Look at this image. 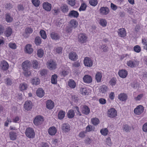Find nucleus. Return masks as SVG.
Listing matches in <instances>:
<instances>
[{"mask_svg":"<svg viewBox=\"0 0 147 147\" xmlns=\"http://www.w3.org/2000/svg\"><path fill=\"white\" fill-rule=\"evenodd\" d=\"M134 49L135 52L139 53L141 51V48L139 46L136 45L134 46Z\"/></svg>","mask_w":147,"mask_h":147,"instance_id":"obj_60","label":"nucleus"},{"mask_svg":"<svg viewBox=\"0 0 147 147\" xmlns=\"http://www.w3.org/2000/svg\"><path fill=\"white\" fill-rule=\"evenodd\" d=\"M67 115L69 118L71 119L73 118L75 115V112L72 109L69 111L67 113Z\"/></svg>","mask_w":147,"mask_h":147,"instance_id":"obj_37","label":"nucleus"},{"mask_svg":"<svg viewBox=\"0 0 147 147\" xmlns=\"http://www.w3.org/2000/svg\"><path fill=\"white\" fill-rule=\"evenodd\" d=\"M122 129L123 131L127 132H129L131 130V127L127 124H124L122 126Z\"/></svg>","mask_w":147,"mask_h":147,"instance_id":"obj_32","label":"nucleus"},{"mask_svg":"<svg viewBox=\"0 0 147 147\" xmlns=\"http://www.w3.org/2000/svg\"><path fill=\"white\" fill-rule=\"evenodd\" d=\"M89 3L91 5L95 6L98 4V1L97 0H89Z\"/></svg>","mask_w":147,"mask_h":147,"instance_id":"obj_57","label":"nucleus"},{"mask_svg":"<svg viewBox=\"0 0 147 147\" xmlns=\"http://www.w3.org/2000/svg\"><path fill=\"white\" fill-rule=\"evenodd\" d=\"M42 7L45 10L49 11L51 9L52 5L51 4L48 2H45L42 4Z\"/></svg>","mask_w":147,"mask_h":147,"instance_id":"obj_10","label":"nucleus"},{"mask_svg":"<svg viewBox=\"0 0 147 147\" xmlns=\"http://www.w3.org/2000/svg\"><path fill=\"white\" fill-rule=\"evenodd\" d=\"M79 16V13L76 11L73 10L71 11L69 13L68 16L70 18H77Z\"/></svg>","mask_w":147,"mask_h":147,"instance_id":"obj_16","label":"nucleus"},{"mask_svg":"<svg viewBox=\"0 0 147 147\" xmlns=\"http://www.w3.org/2000/svg\"><path fill=\"white\" fill-rule=\"evenodd\" d=\"M0 67L2 70H6L8 68L9 65L5 61L3 60L1 62Z\"/></svg>","mask_w":147,"mask_h":147,"instance_id":"obj_15","label":"nucleus"},{"mask_svg":"<svg viewBox=\"0 0 147 147\" xmlns=\"http://www.w3.org/2000/svg\"><path fill=\"white\" fill-rule=\"evenodd\" d=\"M110 84L112 86H115L116 83V80L115 78H112L109 82Z\"/></svg>","mask_w":147,"mask_h":147,"instance_id":"obj_58","label":"nucleus"},{"mask_svg":"<svg viewBox=\"0 0 147 147\" xmlns=\"http://www.w3.org/2000/svg\"><path fill=\"white\" fill-rule=\"evenodd\" d=\"M142 129L144 131L146 132H147V122L143 125Z\"/></svg>","mask_w":147,"mask_h":147,"instance_id":"obj_64","label":"nucleus"},{"mask_svg":"<svg viewBox=\"0 0 147 147\" xmlns=\"http://www.w3.org/2000/svg\"><path fill=\"white\" fill-rule=\"evenodd\" d=\"M69 58L73 61H75L78 58L77 54L75 52H71L69 55Z\"/></svg>","mask_w":147,"mask_h":147,"instance_id":"obj_18","label":"nucleus"},{"mask_svg":"<svg viewBox=\"0 0 147 147\" xmlns=\"http://www.w3.org/2000/svg\"><path fill=\"white\" fill-rule=\"evenodd\" d=\"M25 134L27 137L30 138H33L35 136V133L34 130L30 127L26 129Z\"/></svg>","mask_w":147,"mask_h":147,"instance_id":"obj_4","label":"nucleus"},{"mask_svg":"<svg viewBox=\"0 0 147 147\" xmlns=\"http://www.w3.org/2000/svg\"><path fill=\"white\" fill-rule=\"evenodd\" d=\"M119 99L122 101H125L127 99V96L124 93H121L119 95Z\"/></svg>","mask_w":147,"mask_h":147,"instance_id":"obj_35","label":"nucleus"},{"mask_svg":"<svg viewBox=\"0 0 147 147\" xmlns=\"http://www.w3.org/2000/svg\"><path fill=\"white\" fill-rule=\"evenodd\" d=\"M84 63L86 66L91 67L93 65V61L90 58L86 57L84 60Z\"/></svg>","mask_w":147,"mask_h":147,"instance_id":"obj_6","label":"nucleus"},{"mask_svg":"<svg viewBox=\"0 0 147 147\" xmlns=\"http://www.w3.org/2000/svg\"><path fill=\"white\" fill-rule=\"evenodd\" d=\"M20 119L18 116L14 118L12 120V122L15 123H19L20 122Z\"/></svg>","mask_w":147,"mask_h":147,"instance_id":"obj_62","label":"nucleus"},{"mask_svg":"<svg viewBox=\"0 0 147 147\" xmlns=\"http://www.w3.org/2000/svg\"><path fill=\"white\" fill-rule=\"evenodd\" d=\"M5 82L7 86H10L13 83V80L11 78H7L5 79Z\"/></svg>","mask_w":147,"mask_h":147,"instance_id":"obj_46","label":"nucleus"},{"mask_svg":"<svg viewBox=\"0 0 147 147\" xmlns=\"http://www.w3.org/2000/svg\"><path fill=\"white\" fill-rule=\"evenodd\" d=\"M9 46L10 48L15 49L16 48V46L15 43H10L9 44Z\"/></svg>","mask_w":147,"mask_h":147,"instance_id":"obj_63","label":"nucleus"},{"mask_svg":"<svg viewBox=\"0 0 147 147\" xmlns=\"http://www.w3.org/2000/svg\"><path fill=\"white\" fill-rule=\"evenodd\" d=\"M80 93L83 95H85L88 94L87 89L86 88L81 87L80 89Z\"/></svg>","mask_w":147,"mask_h":147,"instance_id":"obj_44","label":"nucleus"},{"mask_svg":"<svg viewBox=\"0 0 147 147\" xmlns=\"http://www.w3.org/2000/svg\"><path fill=\"white\" fill-rule=\"evenodd\" d=\"M91 121L92 124L94 125H96L100 123L99 119L96 118H92L91 119Z\"/></svg>","mask_w":147,"mask_h":147,"instance_id":"obj_43","label":"nucleus"},{"mask_svg":"<svg viewBox=\"0 0 147 147\" xmlns=\"http://www.w3.org/2000/svg\"><path fill=\"white\" fill-rule=\"evenodd\" d=\"M86 133V131H82L79 133L78 136L81 138H84L85 137Z\"/></svg>","mask_w":147,"mask_h":147,"instance_id":"obj_55","label":"nucleus"},{"mask_svg":"<svg viewBox=\"0 0 147 147\" xmlns=\"http://www.w3.org/2000/svg\"><path fill=\"white\" fill-rule=\"evenodd\" d=\"M12 33V29L10 27L7 28L4 31V34L7 37L10 36Z\"/></svg>","mask_w":147,"mask_h":147,"instance_id":"obj_23","label":"nucleus"},{"mask_svg":"<svg viewBox=\"0 0 147 147\" xmlns=\"http://www.w3.org/2000/svg\"><path fill=\"white\" fill-rule=\"evenodd\" d=\"M51 38L53 40H58L60 38L59 34L55 32H51L50 34Z\"/></svg>","mask_w":147,"mask_h":147,"instance_id":"obj_19","label":"nucleus"},{"mask_svg":"<svg viewBox=\"0 0 147 147\" xmlns=\"http://www.w3.org/2000/svg\"><path fill=\"white\" fill-rule=\"evenodd\" d=\"M40 34L42 38L43 39H45L47 38V35L46 32L45 30H40Z\"/></svg>","mask_w":147,"mask_h":147,"instance_id":"obj_54","label":"nucleus"},{"mask_svg":"<svg viewBox=\"0 0 147 147\" xmlns=\"http://www.w3.org/2000/svg\"><path fill=\"white\" fill-rule=\"evenodd\" d=\"M100 24L103 27H105L107 26V22L105 19H101L100 20Z\"/></svg>","mask_w":147,"mask_h":147,"instance_id":"obj_51","label":"nucleus"},{"mask_svg":"<svg viewBox=\"0 0 147 147\" xmlns=\"http://www.w3.org/2000/svg\"><path fill=\"white\" fill-rule=\"evenodd\" d=\"M61 9L62 12L65 13L68 11L69 9L68 6L66 4H64L61 7Z\"/></svg>","mask_w":147,"mask_h":147,"instance_id":"obj_48","label":"nucleus"},{"mask_svg":"<svg viewBox=\"0 0 147 147\" xmlns=\"http://www.w3.org/2000/svg\"><path fill=\"white\" fill-rule=\"evenodd\" d=\"M25 51L29 54H31L33 52V49L32 47V45L28 44L26 45L25 47Z\"/></svg>","mask_w":147,"mask_h":147,"instance_id":"obj_24","label":"nucleus"},{"mask_svg":"<svg viewBox=\"0 0 147 147\" xmlns=\"http://www.w3.org/2000/svg\"><path fill=\"white\" fill-rule=\"evenodd\" d=\"M70 127L67 123H64L61 127V129L63 131L65 132H68L70 130Z\"/></svg>","mask_w":147,"mask_h":147,"instance_id":"obj_21","label":"nucleus"},{"mask_svg":"<svg viewBox=\"0 0 147 147\" xmlns=\"http://www.w3.org/2000/svg\"><path fill=\"white\" fill-rule=\"evenodd\" d=\"M81 109L82 113L85 115H88L90 113V109L86 105H83L82 106Z\"/></svg>","mask_w":147,"mask_h":147,"instance_id":"obj_7","label":"nucleus"},{"mask_svg":"<svg viewBox=\"0 0 147 147\" xmlns=\"http://www.w3.org/2000/svg\"><path fill=\"white\" fill-rule=\"evenodd\" d=\"M57 76L55 74L52 75L51 77V82L52 84H56L57 82Z\"/></svg>","mask_w":147,"mask_h":147,"instance_id":"obj_45","label":"nucleus"},{"mask_svg":"<svg viewBox=\"0 0 147 147\" xmlns=\"http://www.w3.org/2000/svg\"><path fill=\"white\" fill-rule=\"evenodd\" d=\"M44 121V118L42 116L38 115L36 116L33 121V123L36 125H41Z\"/></svg>","mask_w":147,"mask_h":147,"instance_id":"obj_3","label":"nucleus"},{"mask_svg":"<svg viewBox=\"0 0 147 147\" xmlns=\"http://www.w3.org/2000/svg\"><path fill=\"white\" fill-rule=\"evenodd\" d=\"M118 35L121 37H124L126 35V32L125 28H122L118 29Z\"/></svg>","mask_w":147,"mask_h":147,"instance_id":"obj_14","label":"nucleus"},{"mask_svg":"<svg viewBox=\"0 0 147 147\" xmlns=\"http://www.w3.org/2000/svg\"><path fill=\"white\" fill-rule=\"evenodd\" d=\"M144 110V107L142 105H139L135 109L134 112L135 114L139 115L143 112Z\"/></svg>","mask_w":147,"mask_h":147,"instance_id":"obj_8","label":"nucleus"},{"mask_svg":"<svg viewBox=\"0 0 147 147\" xmlns=\"http://www.w3.org/2000/svg\"><path fill=\"white\" fill-rule=\"evenodd\" d=\"M32 67L34 69H37L39 66V63L37 61L33 60L32 62Z\"/></svg>","mask_w":147,"mask_h":147,"instance_id":"obj_42","label":"nucleus"},{"mask_svg":"<svg viewBox=\"0 0 147 147\" xmlns=\"http://www.w3.org/2000/svg\"><path fill=\"white\" fill-rule=\"evenodd\" d=\"M68 83L69 86L71 88H74L76 87V83L73 80H69L68 82Z\"/></svg>","mask_w":147,"mask_h":147,"instance_id":"obj_28","label":"nucleus"},{"mask_svg":"<svg viewBox=\"0 0 147 147\" xmlns=\"http://www.w3.org/2000/svg\"><path fill=\"white\" fill-rule=\"evenodd\" d=\"M108 115L109 117L111 118L115 117L117 115V112L114 108L110 109L108 112Z\"/></svg>","mask_w":147,"mask_h":147,"instance_id":"obj_9","label":"nucleus"},{"mask_svg":"<svg viewBox=\"0 0 147 147\" xmlns=\"http://www.w3.org/2000/svg\"><path fill=\"white\" fill-rule=\"evenodd\" d=\"M65 112L62 110H60L58 113V118L60 120H62L64 117Z\"/></svg>","mask_w":147,"mask_h":147,"instance_id":"obj_34","label":"nucleus"},{"mask_svg":"<svg viewBox=\"0 0 147 147\" xmlns=\"http://www.w3.org/2000/svg\"><path fill=\"white\" fill-rule=\"evenodd\" d=\"M46 107L49 109H53L54 106V102L51 100H48L46 102Z\"/></svg>","mask_w":147,"mask_h":147,"instance_id":"obj_20","label":"nucleus"},{"mask_svg":"<svg viewBox=\"0 0 147 147\" xmlns=\"http://www.w3.org/2000/svg\"><path fill=\"white\" fill-rule=\"evenodd\" d=\"M5 19L6 21L7 22H11L13 20L12 17L11 16L10 14L9 13L6 14Z\"/></svg>","mask_w":147,"mask_h":147,"instance_id":"obj_47","label":"nucleus"},{"mask_svg":"<svg viewBox=\"0 0 147 147\" xmlns=\"http://www.w3.org/2000/svg\"><path fill=\"white\" fill-rule=\"evenodd\" d=\"M31 64L30 62L28 60H26L23 62L22 64V67L24 71L23 74L26 77L30 76L31 73L28 70V69L31 66Z\"/></svg>","mask_w":147,"mask_h":147,"instance_id":"obj_1","label":"nucleus"},{"mask_svg":"<svg viewBox=\"0 0 147 147\" xmlns=\"http://www.w3.org/2000/svg\"><path fill=\"white\" fill-rule=\"evenodd\" d=\"M31 82L33 85H37L40 84V80L38 77H35L32 79Z\"/></svg>","mask_w":147,"mask_h":147,"instance_id":"obj_29","label":"nucleus"},{"mask_svg":"<svg viewBox=\"0 0 147 147\" xmlns=\"http://www.w3.org/2000/svg\"><path fill=\"white\" fill-rule=\"evenodd\" d=\"M100 132L103 135L106 136L108 134V131L107 128H105L101 129Z\"/></svg>","mask_w":147,"mask_h":147,"instance_id":"obj_56","label":"nucleus"},{"mask_svg":"<svg viewBox=\"0 0 147 147\" xmlns=\"http://www.w3.org/2000/svg\"><path fill=\"white\" fill-rule=\"evenodd\" d=\"M56 64L55 62L52 60L50 61L48 63L47 67L51 70L54 69L56 67Z\"/></svg>","mask_w":147,"mask_h":147,"instance_id":"obj_13","label":"nucleus"},{"mask_svg":"<svg viewBox=\"0 0 147 147\" xmlns=\"http://www.w3.org/2000/svg\"><path fill=\"white\" fill-rule=\"evenodd\" d=\"M73 109H75L76 113L77 114L79 115L80 116L82 115V114L80 111L79 108L78 107H73Z\"/></svg>","mask_w":147,"mask_h":147,"instance_id":"obj_59","label":"nucleus"},{"mask_svg":"<svg viewBox=\"0 0 147 147\" xmlns=\"http://www.w3.org/2000/svg\"><path fill=\"white\" fill-rule=\"evenodd\" d=\"M28 86L27 83L24 82L20 84L19 86V89L20 90L23 91L26 90Z\"/></svg>","mask_w":147,"mask_h":147,"instance_id":"obj_26","label":"nucleus"},{"mask_svg":"<svg viewBox=\"0 0 147 147\" xmlns=\"http://www.w3.org/2000/svg\"><path fill=\"white\" fill-rule=\"evenodd\" d=\"M83 80L85 83H90L92 82V78L91 76L88 75H85L83 77Z\"/></svg>","mask_w":147,"mask_h":147,"instance_id":"obj_27","label":"nucleus"},{"mask_svg":"<svg viewBox=\"0 0 147 147\" xmlns=\"http://www.w3.org/2000/svg\"><path fill=\"white\" fill-rule=\"evenodd\" d=\"M32 2L33 5L36 7H38L40 3V1L39 0H32Z\"/></svg>","mask_w":147,"mask_h":147,"instance_id":"obj_53","label":"nucleus"},{"mask_svg":"<svg viewBox=\"0 0 147 147\" xmlns=\"http://www.w3.org/2000/svg\"><path fill=\"white\" fill-rule=\"evenodd\" d=\"M78 25V23L75 20H71L70 22L69 26L74 28L76 27Z\"/></svg>","mask_w":147,"mask_h":147,"instance_id":"obj_36","label":"nucleus"},{"mask_svg":"<svg viewBox=\"0 0 147 147\" xmlns=\"http://www.w3.org/2000/svg\"><path fill=\"white\" fill-rule=\"evenodd\" d=\"M118 74L120 77L124 78L127 77V71L125 69L120 70L118 72Z\"/></svg>","mask_w":147,"mask_h":147,"instance_id":"obj_17","label":"nucleus"},{"mask_svg":"<svg viewBox=\"0 0 147 147\" xmlns=\"http://www.w3.org/2000/svg\"><path fill=\"white\" fill-rule=\"evenodd\" d=\"M44 51L41 49H39L37 51V54L38 57L40 58L42 57L44 55Z\"/></svg>","mask_w":147,"mask_h":147,"instance_id":"obj_49","label":"nucleus"},{"mask_svg":"<svg viewBox=\"0 0 147 147\" xmlns=\"http://www.w3.org/2000/svg\"><path fill=\"white\" fill-rule=\"evenodd\" d=\"M35 43L36 45H38L41 43V38L38 36H36L35 39Z\"/></svg>","mask_w":147,"mask_h":147,"instance_id":"obj_50","label":"nucleus"},{"mask_svg":"<svg viewBox=\"0 0 147 147\" xmlns=\"http://www.w3.org/2000/svg\"><path fill=\"white\" fill-rule=\"evenodd\" d=\"M100 12L102 15H107L109 12V10L107 7H101L100 9Z\"/></svg>","mask_w":147,"mask_h":147,"instance_id":"obj_11","label":"nucleus"},{"mask_svg":"<svg viewBox=\"0 0 147 147\" xmlns=\"http://www.w3.org/2000/svg\"><path fill=\"white\" fill-rule=\"evenodd\" d=\"M57 132L56 128L54 127H50L48 130V133L51 135H54Z\"/></svg>","mask_w":147,"mask_h":147,"instance_id":"obj_30","label":"nucleus"},{"mask_svg":"<svg viewBox=\"0 0 147 147\" xmlns=\"http://www.w3.org/2000/svg\"><path fill=\"white\" fill-rule=\"evenodd\" d=\"M87 37L85 34L81 33L79 34L78 36V40L79 42L81 44L84 43L86 42Z\"/></svg>","mask_w":147,"mask_h":147,"instance_id":"obj_5","label":"nucleus"},{"mask_svg":"<svg viewBox=\"0 0 147 147\" xmlns=\"http://www.w3.org/2000/svg\"><path fill=\"white\" fill-rule=\"evenodd\" d=\"M102 77L101 73L98 72L96 75V79L98 82H100Z\"/></svg>","mask_w":147,"mask_h":147,"instance_id":"obj_39","label":"nucleus"},{"mask_svg":"<svg viewBox=\"0 0 147 147\" xmlns=\"http://www.w3.org/2000/svg\"><path fill=\"white\" fill-rule=\"evenodd\" d=\"M95 127L91 125H88L86 128L85 131L87 132L93 131L94 130Z\"/></svg>","mask_w":147,"mask_h":147,"instance_id":"obj_41","label":"nucleus"},{"mask_svg":"<svg viewBox=\"0 0 147 147\" xmlns=\"http://www.w3.org/2000/svg\"><path fill=\"white\" fill-rule=\"evenodd\" d=\"M39 74L40 75L43 77H46L48 74V71L46 69H42L39 71Z\"/></svg>","mask_w":147,"mask_h":147,"instance_id":"obj_38","label":"nucleus"},{"mask_svg":"<svg viewBox=\"0 0 147 147\" xmlns=\"http://www.w3.org/2000/svg\"><path fill=\"white\" fill-rule=\"evenodd\" d=\"M87 7V5L85 3H83L79 8V10L80 11H85Z\"/></svg>","mask_w":147,"mask_h":147,"instance_id":"obj_52","label":"nucleus"},{"mask_svg":"<svg viewBox=\"0 0 147 147\" xmlns=\"http://www.w3.org/2000/svg\"><path fill=\"white\" fill-rule=\"evenodd\" d=\"M9 134L10 140L13 141L16 139L17 135L16 132L12 131L10 132Z\"/></svg>","mask_w":147,"mask_h":147,"instance_id":"obj_22","label":"nucleus"},{"mask_svg":"<svg viewBox=\"0 0 147 147\" xmlns=\"http://www.w3.org/2000/svg\"><path fill=\"white\" fill-rule=\"evenodd\" d=\"M67 1L68 4L71 6H73L75 5V0H68Z\"/></svg>","mask_w":147,"mask_h":147,"instance_id":"obj_61","label":"nucleus"},{"mask_svg":"<svg viewBox=\"0 0 147 147\" xmlns=\"http://www.w3.org/2000/svg\"><path fill=\"white\" fill-rule=\"evenodd\" d=\"M32 103L30 101H26L24 104V109L27 111L30 110L32 109Z\"/></svg>","mask_w":147,"mask_h":147,"instance_id":"obj_12","label":"nucleus"},{"mask_svg":"<svg viewBox=\"0 0 147 147\" xmlns=\"http://www.w3.org/2000/svg\"><path fill=\"white\" fill-rule=\"evenodd\" d=\"M36 94L38 96L40 97H42L45 94V92L43 89L41 88H38L36 92Z\"/></svg>","mask_w":147,"mask_h":147,"instance_id":"obj_25","label":"nucleus"},{"mask_svg":"<svg viewBox=\"0 0 147 147\" xmlns=\"http://www.w3.org/2000/svg\"><path fill=\"white\" fill-rule=\"evenodd\" d=\"M127 65L131 68L135 67L139 64V62L137 60L133 59L127 61Z\"/></svg>","mask_w":147,"mask_h":147,"instance_id":"obj_2","label":"nucleus"},{"mask_svg":"<svg viewBox=\"0 0 147 147\" xmlns=\"http://www.w3.org/2000/svg\"><path fill=\"white\" fill-rule=\"evenodd\" d=\"M108 90V88L107 86L103 85L100 86L99 88V92L102 93H105Z\"/></svg>","mask_w":147,"mask_h":147,"instance_id":"obj_31","label":"nucleus"},{"mask_svg":"<svg viewBox=\"0 0 147 147\" xmlns=\"http://www.w3.org/2000/svg\"><path fill=\"white\" fill-rule=\"evenodd\" d=\"M32 32L33 30L32 28H27L25 29V33L23 34V35L26 38H27L28 37V35H27L31 33H32Z\"/></svg>","mask_w":147,"mask_h":147,"instance_id":"obj_33","label":"nucleus"},{"mask_svg":"<svg viewBox=\"0 0 147 147\" xmlns=\"http://www.w3.org/2000/svg\"><path fill=\"white\" fill-rule=\"evenodd\" d=\"M63 48L60 47H55L54 49V51L55 54H61L62 53Z\"/></svg>","mask_w":147,"mask_h":147,"instance_id":"obj_40","label":"nucleus"}]
</instances>
